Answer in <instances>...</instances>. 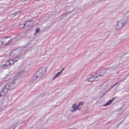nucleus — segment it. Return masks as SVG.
<instances>
[{
    "label": "nucleus",
    "mask_w": 129,
    "mask_h": 129,
    "mask_svg": "<svg viewBox=\"0 0 129 129\" xmlns=\"http://www.w3.org/2000/svg\"><path fill=\"white\" fill-rule=\"evenodd\" d=\"M119 82H120V81H118V82H116L115 84H114L112 86L111 88H113V87H114V86H116V85H117L118 83H119Z\"/></svg>",
    "instance_id": "nucleus-17"
},
{
    "label": "nucleus",
    "mask_w": 129,
    "mask_h": 129,
    "mask_svg": "<svg viewBox=\"0 0 129 129\" xmlns=\"http://www.w3.org/2000/svg\"><path fill=\"white\" fill-rule=\"evenodd\" d=\"M84 105V102H80L78 104V106H82V105Z\"/></svg>",
    "instance_id": "nucleus-16"
},
{
    "label": "nucleus",
    "mask_w": 129,
    "mask_h": 129,
    "mask_svg": "<svg viewBox=\"0 0 129 129\" xmlns=\"http://www.w3.org/2000/svg\"><path fill=\"white\" fill-rule=\"evenodd\" d=\"M99 76H103L100 74H98V76H96L95 77L93 76H91V78L89 79V81L91 82H93L94 81V79H96V78H98Z\"/></svg>",
    "instance_id": "nucleus-7"
},
{
    "label": "nucleus",
    "mask_w": 129,
    "mask_h": 129,
    "mask_svg": "<svg viewBox=\"0 0 129 129\" xmlns=\"http://www.w3.org/2000/svg\"><path fill=\"white\" fill-rule=\"evenodd\" d=\"M15 81H13L11 83H8L4 88L3 90L1 92L0 97L3 96H5L8 94V92L9 90H11L14 86L15 85Z\"/></svg>",
    "instance_id": "nucleus-2"
},
{
    "label": "nucleus",
    "mask_w": 129,
    "mask_h": 129,
    "mask_svg": "<svg viewBox=\"0 0 129 129\" xmlns=\"http://www.w3.org/2000/svg\"><path fill=\"white\" fill-rule=\"evenodd\" d=\"M112 102H113L112 100H110L109 101H108L105 105L104 106H108V105H110L111 104Z\"/></svg>",
    "instance_id": "nucleus-13"
},
{
    "label": "nucleus",
    "mask_w": 129,
    "mask_h": 129,
    "mask_svg": "<svg viewBox=\"0 0 129 129\" xmlns=\"http://www.w3.org/2000/svg\"><path fill=\"white\" fill-rule=\"evenodd\" d=\"M117 26L118 27V29H121V28H123V27L124 26L125 24H126L127 23V20H125L124 22H117Z\"/></svg>",
    "instance_id": "nucleus-5"
},
{
    "label": "nucleus",
    "mask_w": 129,
    "mask_h": 129,
    "mask_svg": "<svg viewBox=\"0 0 129 129\" xmlns=\"http://www.w3.org/2000/svg\"><path fill=\"white\" fill-rule=\"evenodd\" d=\"M18 14H19V12L14 13L12 14V16H13V17H15L16 15H18Z\"/></svg>",
    "instance_id": "nucleus-21"
},
{
    "label": "nucleus",
    "mask_w": 129,
    "mask_h": 129,
    "mask_svg": "<svg viewBox=\"0 0 129 129\" xmlns=\"http://www.w3.org/2000/svg\"><path fill=\"white\" fill-rule=\"evenodd\" d=\"M73 110H71V111L74 112L76 111V110H80V108H79L78 105L74 104L73 106Z\"/></svg>",
    "instance_id": "nucleus-8"
},
{
    "label": "nucleus",
    "mask_w": 129,
    "mask_h": 129,
    "mask_svg": "<svg viewBox=\"0 0 129 129\" xmlns=\"http://www.w3.org/2000/svg\"><path fill=\"white\" fill-rule=\"evenodd\" d=\"M98 74H96V75H97Z\"/></svg>",
    "instance_id": "nucleus-29"
},
{
    "label": "nucleus",
    "mask_w": 129,
    "mask_h": 129,
    "mask_svg": "<svg viewBox=\"0 0 129 129\" xmlns=\"http://www.w3.org/2000/svg\"><path fill=\"white\" fill-rule=\"evenodd\" d=\"M21 56H16L13 59H11L12 61H13V64H15V63L18 62L19 61V58H20Z\"/></svg>",
    "instance_id": "nucleus-11"
},
{
    "label": "nucleus",
    "mask_w": 129,
    "mask_h": 129,
    "mask_svg": "<svg viewBox=\"0 0 129 129\" xmlns=\"http://www.w3.org/2000/svg\"><path fill=\"white\" fill-rule=\"evenodd\" d=\"M115 99H116V97H114L112 98V99L111 100H113H113H115Z\"/></svg>",
    "instance_id": "nucleus-25"
},
{
    "label": "nucleus",
    "mask_w": 129,
    "mask_h": 129,
    "mask_svg": "<svg viewBox=\"0 0 129 129\" xmlns=\"http://www.w3.org/2000/svg\"><path fill=\"white\" fill-rule=\"evenodd\" d=\"M17 13H18V14H21V13H22V11H19V12H17Z\"/></svg>",
    "instance_id": "nucleus-27"
},
{
    "label": "nucleus",
    "mask_w": 129,
    "mask_h": 129,
    "mask_svg": "<svg viewBox=\"0 0 129 129\" xmlns=\"http://www.w3.org/2000/svg\"><path fill=\"white\" fill-rule=\"evenodd\" d=\"M25 27H26V23L22 24L20 25V28H25Z\"/></svg>",
    "instance_id": "nucleus-18"
},
{
    "label": "nucleus",
    "mask_w": 129,
    "mask_h": 129,
    "mask_svg": "<svg viewBox=\"0 0 129 129\" xmlns=\"http://www.w3.org/2000/svg\"><path fill=\"white\" fill-rule=\"evenodd\" d=\"M36 33H38V32H39V31H40V28H37L36 29Z\"/></svg>",
    "instance_id": "nucleus-22"
},
{
    "label": "nucleus",
    "mask_w": 129,
    "mask_h": 129,
    "mask_svg": "<svg viewBox=\"0 0 129 129\" xmlns=\"http://www.w3.org/2000/svg\"><path fill=\"white\" fill-rule=\"evenodd\" d=\"M100 1L101 2V0H100Z\"/></svg>",
    "instance_id": "nucleus-30"
},
{
    "label": "nucleus",
    "mask_w": 129,
    "mask_h": 129,
    "mask_svg": "<svg viewBox=\"0 0 129 129\" xmlns=\"http://www.w3.org/2000/svg\"><path fill=\"white\" fill-rule=\"evenodd\" d=\"M70 13H72V12H67L66 13V16H67V15H69L70 14Z\"/></svg>",
    "instance_id": "nucleus-23"
},
{
    "label": "nucleus",
    "mask_w": 129,
    "mask_h": 129,
    "mask_svg": "<svg viewBox=\"0 0 129 129\" xmlns=\"http://www.w3.org/2000/svg\"><path fill=\"white\" fill-rule=\"evenodd\" d=\"M112 102H113L112 100H110L109 101H108L105 105L104 106H108V105H110L111 104Z\"/></svg>",
    "instance_id": "nucleus-15"
},
{
    "label": "nucleus",
    "mask_w": 129,
    "mask_h": 129,
    "mask_svg": "<svg viewBox=\"0 0 129 129\" xmlns=\"http://www.w3.org/2000/svg\"><path fill=\"white\" fill-rule=\"evenodd\" d=\"M112 102H113L112 100H110L109 101H108L105 105L104 106H108V105H110L111 104Z\"/></svg>",
    "instance_id": "nucleus-14"
},
{
    "label": "nucleus",
    "mask_w": 129,
    "mask_h": 129,
    "mask_svg": "<svg viewBox=\"0 0 129 129\" xmlns=\"http://www.w3.org/2000/svg\"><path fill=\"white\" fill-rule=\"evenodd\" d=\"M24 73H25V72L24 71H21L20 72H19L15 76V79H19V78H20V77L22 76V75H23Z\"/></svg>",
    "instance_id": "nucleus-6"
},
{
    "label": "nucleus",
    "mask_w": 129,
    "mask_h": 129,
    "mask_svg": "<svg viewBox=\"0 0 129 129\" xmlns=\"http://www.w3.org/2000/svg\"><path fill=\"white\" fill-rule=\"evenodd\" d=\"M61 72H59L57 73L56 74V75L54 76V77L52 78V80H54V79H56L57 77H59L60 75H61Z\"/></svg>",
    "instance_id": "nucleus-12"
},
{
    "label": "nucleus",
    "mask_w": 129,
    "mask_h": 129,
    "mask_svg": "<svg viewBox=\"0 0 129 129\" xmlns=\"http://www.w3.org/2000/svg\"><path fill=\"white\" fill-rule=\"evenodd\" d=\"M46 72H47V68H40L35 75V78H39L41 79L45 74H46Z\"/></svg>",
    "instance_id": "nucleus-3"
},
{
    "label": "nucleus",
    "mask_w": 129,
    "mask_h": 129,
    "mask_svg": "<svg viewBox=\"0 0 129 129\" xmlns=\"http://www.w3.org/2000/svg\"><path fill=\"white\" fill-rule=\"evenodd\" d=\"M1 67L2 68H4V69H7V68H8V67H7V65L6 64H3Z\"/></svg>",
    "instance_id": "nucleus-19"
},
{
    "label": "nucleus",
    "mask_w": 129,
    "mask_h": 129,
    "mask_svg": "<svg viewBox=\"0 0 129 129\" xmlns=\"http://www.w3.org/2000/svg\"><path fill=\"white\" fill-rule=\"evenodd\" d=\"M7 67H9L10 65H14L13 60H10V61H7L6 63Z\"/></svg>",
    "instance_id": "nucleus-10"
},
{
    "label": "nucleus",
    "mask_w": 129,
    "mask_h": 129,
    "mask_svg": "<svg viewBox=\"0 0 129 129\" xmlns=\"http://www.w3.org/2000/svg\"><path fill=\"white\" fill-rule=\"evenodd\" d=\"M33 21L31 20H27L25 25H27L26 27H31L33 26V24L32 23Z\"/></svg>",
    "instance_id": "nucleus-9"
},
{
    "label": "nucleus",
    "mask_w": 129,
    "mask_h": 129,
    "mask_svg": "<svg viewBox=\"0 0 129 129\" xmlns=\"http://www.w3.org/2000/svg\"><path fill=\"white\" fill-rule=\"evenodd\" d=\"M25 48L26 47H24L13 50L11 52V56H12V57H22V56L25 55V53L28 51V50L25 49Z\"/></svg>",
    "instance_id": "nucleus-1"
},
{
    "label": "nucleus",
    "mask_w": 129,
    "mask_h": 129,
    "mask_svg": "<svg viewBox=\"0 0 129 129\" xmlns=\"http://www.w3.org/2000/svg\"><path fill=\"white\" fill-rule=\"evenodd\" d=\"M64 70H65V68H62L60 72H61L62 73V72H63V71H64Z\"/></svg>",
    "instance_id": "nucleus-24"
},
{
    "label": "nucleus",
    "mask_w": 129,
    "mask_h": 129,
    "mask_svg": "<svg viewBox=\"0 0 129 129\" xmlns=\"http://www.w3.org/2000/svg\"><path fill=\"white\" fill-rule=\"evenodd\" d=\"M110 127V126L107 129H109Z\"/></svg>",
    "instance_id": "nucleus-28"
},
{
    "label": "nucleus",
    "mask_w": 129,
    "mask_h": 129,
    "mask_svg": "<svg viewBox=\"0 0 129 129\" xmlns=\"http://www.w3.org/2000/svg\"><path fill=\"white\" fill-rule=\"evenodd\" d=\"M11 39H10V37H5L2 42H1V44L2 46L4 45H10L11 44Z\"/></svg>",
    "instance_id": "nucleus-4"
},
{
    "label": "nucleus",
    "mask_w": 129,
    "mask_h": 129,
    "mask_svg": "<svg viewBox=\"0 0 129 129\" xmlns=\"http://www.w3.org/2000/svg\"><path fill=\"white\" fill-rule=\"evenodd\" d=\"M123 121H124V120H122L117 126V127H118V126H119L120 124H121V123H122V122H123Z\"/></svg>",
    "instance_id": "nucleus-20"
},
{
    "label": "nucleus",
    "mask_w": 129,
    "mask_h": 129,
    "mask_svg": "<svg viewBox=\"0 0 129 129\" xmlns=\"http://www.w3.org/2000/svg\"><path fill=\"white\" fill-rule=\"evenodd\" d=\"M3 46V44H2V42L0 41V47H2Z\"/></svg>",
    "instance_id": "nucleus-26"
}]
</instances>
